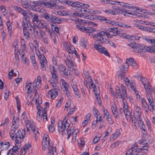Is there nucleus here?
<instances>
[{
    "label": "nucleus",
    "mask_w": 155,
    "mask_h": 155,
    "mask_svg": "<svg viewBox=\"0 0 155 155\" xmlns=\"http://www.w3.org/2000/svg\"><path fill=\"white\" fill-rule=\"evenodd\" d=\"M108 32L105 31H101L99 32L97 34V40L95 41L94 48L99 52L102 53L107 56H109V54L107 51L106 49L102 46V43L107 44V39L104 37L107 36L108 37L111 38V36H109Z\"/></svg>",
    "instance_id": "1"
},
{
    "label": "nucleus",
    "mask_w": 155,
    "mask_h": 155,
    "mask_svg": "<svg viewBox=\"0 0 155 155\" xmlns=\"http://www.w3.org/2000/svg\"><path fill=\"white\" fill-rule=\"evenodd\" d=\"M87 23H89V25H93L94 26L97 25L94 22H89L85 20H79V24L77 25L76 26L77 28L81 31L91 33L94 31V30L93 28L90 27H85V25Z\"/></svg>",
    "instance_id": "2"
},
{
    "label": "nucleus",
    "mask_w": 155,
    "mask_h": 155,
    "mask_svg": "<svg viewBox=\"0 0 155 155\" xmlns=\"http://www.w3.org/2000/svg\"><path fill=\"white\" fill-rule=\"evenodd\" d=\"M42 148L44 151H45L48 149H49L47 155H57V154L56 152V147H53V144L52 143H49L48 142H45V141H42Z\"/></svg>",
    "instance_id": "3"
},
{
    "label": "nucleus",
    "mask_w": 155,
    "mask_h": 155,
    "mask_svg": "<svg viewBox=\"0 0 155 155\" xmlns=\"http://www.w3.org/2000/svg\"><path fill=\"white\" fill-rule=\"evenodd\" d=\"M150 47H145L143 44H137L136 49H134L133 51L137 53L139 51H147L153 53H155L154 45Z\"/></svg>",
    "instance_id": "4"
},
{
    "label": "nucleus",
    "mask_w": 155,
    "mask_h": 155,
    "mask_svg": "<svg viewBox=\"0 0 155 155\" xmlns=\"http://www.w3.org/2000/svg\"><path fill=\"white\" fill-rule=\"evenodd\" d=\"M25 129L23 130H18L16 133V136L15 138V142L21 143L25 136Z\"/></svg>",
    "instance_id": "5"
},
{
    "label": "nucleus",
    "mask_w": 155,
    "mask_h": 155,
    "mask_svg": "<svg viewBox=\"0 0 155 155\" xmlns=\"http://www.w3.org/2000/svg\"><path fill=\"white\" fill-rule=\"evenodd\" d=\"M39 63L41 70L43 71H45L48 68L47 61L45 55L43 54H41L40 52Z\"/></svg>",
    "instance_id": "6"
},
{
    "label": "nucleus",
    "mask_w": 155,
    "mask_h": 155,
    "mask_svg": "<svg viewBox=\"0 0 155 155\" xmlns=\"http://www.w3.org/2000/svg\"><path fill=\"white\" fill-rule=\"evenodd\" d=\"M69 124L67 121H59L58 123V131L59 134H62L67 129L69 128Z\"/></svg>",
    "instance_id": "7"
},
{
    "label": "nucleus",
    "mask_w": 155,
    "mask_h": 155,
    "mask_svg": "<svg viewBox=\"0 0 155 155\" xmlns=\"http://www.w3.org/2000/svg\"><path fill=\"white\" fill-rule=\"evenodd\" d=\"M39 5H41V6H45L46 7L48 8H50L53 9H63V7L62 6H60L59 5H58L57 4L54 3L53 2H41L39 3Z\"/></svg>",
    "instance_id": "8"
},
{
    "label": "nucleus",
    "mask_w": 155,
    "mask_h": 155,
    "mask_svg": "<svg viewBox=\"0 0 155 155\" xmlns=\"http://www.w3.org/2000/svg\"><path fill=\"white\" fill-rule=\"evenodd\" d=\"M64 2L68 5L79 8V9H78L79 10L78 12L80 11V9H81V6L83 5L82 3L79 2H74L69 0H65Z\"/></svg>",
    "instance_id": "9"
},
{
    "label": "nucleus",
    "mask_w": 155,
    "mask_h": 155,
    "mask_svg": "<svg viewBox=\"0 0 155 155\" xmlns=\"http://www.w3.org/2000/svg\"><path fill=\"white\" fill-rule=\"evenodd\" d=\"M129 65L127 64V65H121L119 66V77H124L125 76V73L128 71Z\"/></svg>",
    "instance_id": "10"
},
{
    "label": "nucleus",
    "mask_w": 155,
    "mask_h": 155,
    "mask_svg": "<svg viewBox=\"0 0 155 155\" xmlns=\"http://www.w3.org/2000/svg\"><path fill=\"white\" fill-rule=\"evenodd\" d=\"M147 98L149 103V105L148 106V108L150 111L152 112L154 110V106L155 105V103L153 102L152 97L150 94L147 95Z\"/></svg>",
    "instance_id": "11"
},
{
    "label": "nucleus",
    "mask_w": 155,
    "mask_h": 155,
    "mask_svg": "<svg viewBox=\"0 0 155 155\" xmlns=\"http://www.w3.org/2000/svg\"><path fill=\"white\" fill-rule=\"evenodd\" d=\"M26 127L27 131H29L31 130L32 131H35V130L37 128L36 127L35 125L33 122L29 120H28L26 121Z\"/></svg>",
    "instance_id": "12"
},
{
    "label": "nucleus",
    "mask_w": 155,
    "mask_h": 155,
    "mask_svg": "<svg viewBox=\"0 0 155 155\" xmlns=\"http://www.w3.org/2000/svg\"><path fill=\"white\" fill-rule=\"evenodd\" d=\"M50 71L52 75V78L54 79V82H58V78L57 75V72L54 66L51 67L50 68Z\"/></svg>",
    "instance_id": "13"
},
{
    "label": "nucleus",
    "mask_w": 155,
    "mask_h": 155,
    "mask_svg": "<svg viewBox=\"0 0 155 155\" xmlns=\"http://www.w3.org/2000/svg\"><path fill=\"white\" fill-rule=\"evenodd\" d=\"M44 18L50 21H61L58 18L52 15H50L48 13H47Z\"/></svg>",
    "instance_id": "14"
},
{
    "label": "nucleus",
    "mask_w": 155,
    "mask_h": 155,
    "mask_svg": "<svg viewBox=\"0 0 155 155\" xmlns=\"http://www.w3.org/2000/svg\"><path fill=\"white\" fill-rule=\"evenodd\" d=\"M109 32H108V35L109 36H116L118 30L117 28H112L110 29H109L108 30Z\"/></svg>",
    "instance_id": "15"
},
{
    "label": "nucleus",
    "mask_w": 155,
    "mask_h": 155,
    "mask_svg": "<svg viewBox=\"0 0 155 155\" xmlns=\"http://www.w3.org/2000/svg\"><path fill=\"white\" fill-rule=\"evenodd\" d=\"M36 91L35 93V96L33 98L32 100V103L35 102L36 104L37 105L36 106V108L37 110H38V112L37 113V115L36 116L37 118H38V114L39 113V101L38 100V98H36L35 97L38 94V92L37 91V89L36 90Z\"/></svg>",
    "instance_id": "16"
},
{
    "label": "nucleus",
    "mask_w": 155,
    "mask_h": 155,
    "mask_svg": "<svg viewBox=\"0 0 155 155\" xmlns=\"http://www.w3.org/2000/svg\"><path fill=\"white\" fill-rule=\"evenodd\" d=\"M44 109V110L43 111L42 114V115H41L40 114L41 113V112L42 111V110H41L42 109V108L41 107V108H39V118H42V117H43V121L44 122H45L47 120V114L46 112V110H45V108Z\"/></svg>",
    "instance_id": "17"
},
{
    "label": "nucleus",
    "mask_w": 155,
    "mask_h": 155,
    "mask_svg": "<svg viewBox=\"0 0 155 155\" xmlns=\"http://www.w3.org/2000/svg\"><path fill=\"white\" fill-rule=\"evenodd\" d=\"M15 145L14 146L12 149L15 153L18 154L19 153L18 150L20 148L21 146V143L15 142Z\"/></svg>",
    "instance_id": "18"
},
{
    "label": "nucleus",
    "mask_w": 155,
    "mask_h": 155,
    "mask_svg": "<svg viewBox=\"0 0 155 155\" xmlns=\"http://www.w3.org/2000/svg\"><path fill=\"white\" fill-rule=\"evenodd\" d=\"M134 25L142 31L148 32L149 30V27L142 26L137 24H134Z\"/></svg>",
    "instance_id": "19"
},
{
    "label": "nucleus",
    "mask_w": 155,
    "mask_h": 155,
    "mask_svg": "<svg viewBox=\"0 0 155 155\" xmlns=\"http://www.w3.org/2000/svg\"><path fill=\"white\" fill-rule=\"evenodd\" d=\"M39 5V17L41 18H44L45 15L47 14L46 9L45 8H41L40 7Z\"/></svg>",
    "instance_id": "20"
},
{
    "label": "nucleus",
    "mask_w": 155,
    "mask_h": 155,
    "mask_svg": "<svg viewBox=\"0 0 155 155\" xmlns=\"http://www.w3.org/2000/svg\"><path fill=\"white\" fill-rule=\"evenodd\" d=\"M66 65L68 67L70 68L72 67H73V68H75L74 66L73 62L72 60L70 58V57L67 58L66 60L65 61Z\"/></svg>",
    "instance_id": "21"
},
{
    "label": "nucleus",
    "mask_w": 155,
    "mask_h": 155,
    "mask_svg": "<svg viewBox=\"0 0 155 155\" xmlns=\"http://www.w3.org/2000/svg\"><path fill=\"white\" fill-rule=\"evenodd\" d=\"M23 33L24 36L25 37V38L27 39H28L30 38V33L29 32L28 29L25 26H24L23 28Z\"/></svg>",
    "instance_id": "22"
},
{
    "label": "nucleus",
    "mask_w": 155,
    "mask_h": 155,
    "mask_svg": "<svg viewBox=\"0 0 155 155\" xmlns=\"http://www.w3.org/2000/svg\"><path fill=\"white\" fill-rule=\"evenodd\" d=\"M111 109L113 114L116 118H117L118 116V112L117 111L116 104H114L112 107Z\"/></svg>",
    "instance_id": "23"
},
{
    "label": "nucleus",
    "mask_w": 155,
    "mask_h": 155,
    "mask_svg": "<svg viewBox=\"0 0 155 155\" xmlns=\"http://www.w3.org/2000/svg\"><path fill=\"white\" fill-rule=\"evenodd\" d=\"M31 83H29L28 81L26 82V85L25 87V89L27 90V92L28 94H30L33 92V89L31 87Z\"/></svg>",
    "instance_id": "24"
},
{
    "label": "nucleus",
    "mask_w": 155,
    "mask_h": 155,
    "mask_svg": "<svg viewBox=\"0 0 155 155\" xmlns=\"http://www.w3.org/2000/svg\"><path fill=\"white\" fill-rule=\"evenodd\" d=\"M31 147V145L30 144H25V145L21 148V153L25 154L27 150Z\"/></svg>",
    "instance_id": "25"
},
{
    "label": "nucleus",
    "mask_w": 155,
    "mask_h": 155,
    "mask_svg": "<svg viewBox=\"0 0 155 155\" xmlns=\"http://www.w3.org/2000/svg\"><path fill=\"white\" fill-rule=\"evenodd\" d=\"M39 32L40 33L41 38L42 39L45 43L47 44L48 41L47 39V36L45 32L41 30H40Z\"/></svg>",
    "instance_id": "26"
},
{
    "label": "nucleus",
    "mask_w": 155,
    "mask_h": 155,
    "mask_svg": "<svg viewBox=\"0 0 155 155\" xmlns=\"http://www.w3.org/2000/svg\"><path fill=\"white\" fill-rule=\"evenodd\" d=\"M66 131L67 132V134L68 135L67 139L68 140L70 138L71 134H72L74 133V127H71L70 129L68 128L66 129Z\"/></svg>",
    "instance_id": "27"
},
{
    "label": "nucleus",
    "mask_w": 155,
    "mask_h": 155,
    "mask_svg": "<svg viewBox=\"0 0 155 155\" xmlns=\"http://www.w3.org/2000/svg\"><path fill=\"white\" fill-rule=\"evenodd\" d=\"M112 10L113 15H118L120 13V8L118 7L114 6L113 7Z\"/></svg>",
    "instance_id": "28"
},
{
    "label": "nucleus",
    "mask_w": 155,
    "mask_h": 155,
    "mask_svg": "<svg viewBox=\"0 0 155 155\" xmlns=\"http://www.w3.org/2000/svg\"><path fill=\"white\" fill-rule=\"evenodd\" d=\"M80 45L83 48L86 49V50L87 49V46L88 44L87 40L84 38L82 39L81 41Z\"/></svg>",
    "instance_id": "29"
},
{
    "label": "nucleus",
    "mask_w": 155,
    "mask_h": 155,
    "mask_svg": "<svg viewBox=\"0 0 155 155\" xmlns=\"http://www.w3.org/2000/svg\"><path fill=\"white\" fill-rule=\"evenodd\" d=\"M34 45V48L35 51L38 57H39V49L37 41L36 40H34L33 41Z\"/></svg>",
    "instance_id": "30"
},
{
    "label": "nucleus",
    "mask_w": 155,
    "mask_h": 155,
    "mask_svg": "<svg viewBox=\"0 0 155 155\" xmlns=\"http://www.w3.org/2000/svg\"><path fill=\"white\" fill-rule=\"evenodd\" d=\"M39 24L37 25H34L33 29V33L35 37L37 36L38 35V31L39 30Z\"/></svg>",
    "instance_id": "31"
},
{
    "label": "nucleus",
    "mask_w": 155,
    "mask_h": 155,
    "mask_svg": "<svg viewBox=\"0 0 155 155\" xmlns=\"http://www.w3.org/2000/svg\"><path fill=\"white\" fill-rule=\"evenodd\" d=\"M32 131L33 134V137L34 138L35 141H38L39 136V132L38 128L35 129V131Z\"/></svg>",
    "instance_id": "32"
},
{
    "label": "nucleus",
    "mask_w": 155,
    "mask_h": 155,
    "mask_svg": "<svg viewBox=\"0 0 155 155\" xmlns=\"http://www.w3.org/2000/svg\"><path fill=\"white\" fill-rule=\"evenodd\" d=\"M130 118L131 119L132 121L134 126L136 127V123L137 122V120L134 114H132L131 115H130Z\"/></svg>",
    "instance_id": "33"
},
{
    "label": "nucleus",
    "mask_w": 155,
    "mask_h": 155,
    "mask_svg": "<svg viewBox=\"0 0 155 155\" xmlns=\"http://www.w3.org/2000/svg\"><path fill=\"white\" fill-rule=\"evenodd\" d=\"M64 45L65 49L68 51L69 53H73V51L71 50L70 48L69 43H64Z\"/></svg>",
    "instance_id": "34"
},
{
    "label": "nucleus",
    "mask_w": 155,
    "mask_h": 155,
    "mask_svg": "<svg viewBox=\"0 0 155 155\" xmlns=\"http://www.w3.org/2000/svg\"><path fill=\"white\" fill-rule=\"evenodd\" d=\"M139 81L142 82L143 84L144 85V87L146 86V84L148 82V80L146 78H143L142 76H141L140 77Z\"/></svg>",
    "instance_id": "35"
},
{
    "label": "nucleus",
    "mask_w": 155,
    "mask_h": 155,
    "mask_svg": "<svg viewBox=\"0 0 155 155\" xmlns=\"http://www.w3.org/2000/svg\"><path fill=\"white\" fill-rule=\"evenodd\" d=\"M38 15L36 14H34L33 15L32 21L34 25L36 24L39 21Z\"/></svg>",
    "instance_id": "36"
},
{
    "label": "nucleus",
    "mask_w": 155,
    "mask_h": 155,
    "mask_svg": "<svg viewBox=\"0 0 155 155\" xmlns=\"http://www.w3.org/2000/svg\"><path fill=\"white\" fill-rule=\"evenodd\" d=\"M141 122L139 124L140 127V129L143 130V132H142V133L144 134H146V127L145 125L144 124V123L143 121H140Z\"/></svg>",
    "instance_id": "37"
},
{
    "label": "nucleus",
    "mask_w": 155,
    "mask_h": 155,
    "mask_svg": "<svg viewBox=\"0 0 155 155\" xmlns=\"http://www.w3.org/2000/svg\"><path fill=\"white\" fill-rule=\"evenodd\" d=\"M135 61H134V59L132 58H130L127 59L125 64L127 65V64L131 66L133 64V63H134Z\"/></svg>",
    "instance_id": "38"
},
{
    "label": "nucleus",
    "mask_w": 155,
    "mask_h": 155,
    "mask_svg": "<svg viewBox=\"0 0 155 155\" xmlns=\"http://www.w3.org/2000/svg\"><path fill=\"white\" fill-rule=\"evenodd\" d=\"M135 110L137 113V115L138 117H140L141 115V108L140 107L136 105L135 106Z\"/></svg>",
    "instance_id": "39"
},
{
    "label": "nucleus",
    "mask_w": 155,
    "mask_h": 155,
    "mask_svg": "<svg viewBox=\"0 0 155 155\" xmlns=\"http://www.w3.org/2000/svg\"><path fill=\"white\" fill-rule=\"evenodd\" d=\"M52 93L51 96V97L52 99H54L56 97V96L58 94V92L56 91L53 90L52 89L49 92V93Z\"/></svg>",
    "instance_id": "40"
},
{
    "label": "nucleus",
    "mask_w": 155,
    "mask_h": 155,
    "mask_svg": "<svg viewBox=\"0 0 155 155\" xmlns=\"http://www.w3.org/2000/svg\"><path fill=\"white\" fill-rule=\"evenodd\" d=\"M137 143H135L134 144L131 148L127 150L128 152H129L130 153H132L134 150L135 149V147H137Z\"/></svg>",
    "instance_id": "41"
},
{
    "label": "nucleus",
    "mask_w": 155,
    "mask_h": 155,
    "mask_svg": "<svg viewBox=\"0 0 155 155\" xmlns=\"http://www.w3.org/2000/svg\"><path fill=\"white\" fill-rule=\"evenodd\" d=\"M38 76L37 77V79L35 80L32 84V87H33L34 88V90L36 89V88L37 87V86L39 85V80H38Z\"/></svg>",
    "instance_id": "42"
},
{
    "label": "nucleus",
    "mask_w": 155,
    "mask_h": 155,
    "mask_svg": "<svg viewBox=\"0 0 155 155\" xmlns=\"http://www.w3.org/2000/svg\"><path fill=\"white\" fill-rule=\"evenodd\" d=\"M92 11V9L88 8H86L85 9L83 8L82 10H80V11L82 12H83L84 14H91Z\"/></svg>",
    "instance_id": "43"
},
{
    "label": "nucleus",
    "mask_w": 155,
    "mask_h": 155,
    "mask_svg": "<svg viewBox=\"0 0 155 155\" xmlns=\"http://www.w3.org/2000/svg\"><path fill=\"white\" fill-rule=\"evenodd\" d=\"M85 18L90 20H94L95 18H97V16L92 15H89L85 16Z\"/></svg>",
    "instance_id": "44"
},
{
    "label": "nucleus",
    "mask_w": 155,
    "mask_h": 155,
    "mask_svg": "<svg viewBox=\"0 0 155 155\" xmlns=\"http://www.w3.org/2000/svg\"><path fill=\"white\" fill-rule=\"evenodd\" d=\"M101 2L104 3L109 4L111 5H115L117 3L116 1L108 0H102Z\"/></svg>",
    "instance_id": "45"
},
{
    "label": "nucleus",
    "mask_w": 155,
    "mask_h": 155,
    "mask_svg": "<svg viewBox=\"0 0 155 155\" xmlns=\"http://www.w3.org/2000/svg\"><path fill=\"white\" fill-rule=\"evenodd\" d=\"M120 134V130H117L114 134H113L112 135L113 138L114 139H116Z\"/></svg>",
    "instance_id": "46"
},
{
    "label": "nucleus",
    "mask_w": 155,
    "mask_h": 155,
    "mask_svg": "<svg viewBox=\"0 0 155 155\" xmlns=\"http://www.w3.org/2000/svg\"><path fill=\"white\" fill-rule=\"evenodd\" d=\"M9 134L13 140L14 138H15L16 136V134L15 130L14 129H11L10 132Z\"/></svg>",
    "instance_id": "47"
},
{
    "label": "nucleus",
    "mask_w": 155,
    "mask_h": 155,
    "mask_svg": "<svg viewBox=\"0 0 155 155\" xmlns=\"http://www.w3.org/2000/svg\"><path fill=\"white\" fill-rule=\"evenodd\" d=\"M121 142L120 141H117L114 143L112 144L110 146V147L112 149H114L115 147L118 146L120 144Z\"/></svg>",
    "instance_id": "48"
},
{
    "label": "nucleus",
    "mask_w": 155,
    "mask_h": 155,
    "mask_svg": "<svg viewBox=\"0 0 155 155\" xmlns=\"http://www.w3.org/2000/svg\"><path fill=\"white\" fill-rule=\"evenodd\" d=\"M39 1H36L33 6L32 9L34 11H38L37 9H39L38 4Z\"/></svg>",
    "instance_id": "49"
},
{
    "label": "nucleus",
    "mask_w": 155,
    "mask_h": 155,
    "mask_svg": "<svg viewBox=\"0 0 155 155\" xmlns=\"http://www.w3.org/2000/svg\"><path fill=\"white\" fill-rule=\"evenodd\" d=\"M141 103L142 104V107L144 108H147V107L146 102L145 101V99L144 98H142L141 99Z\"/></svg>",
    "instance_id": "50"
},
{
    "label": "nucleus",
    "mask_w": 155,
    "mask_h": 155,
    "mask_svg": "<svg viewBox=\"0 0 155 155\" xmlns=\"http://www.w3.org/2000/svg\"><path fill=\"white\" fill-rule=\"evenodd\" d=\"M144 88L147 93L151 94L153 92V90L151 87H146V86Z\"/></svg>",
    "instance_id": "51"
},
{
    "label": "nucleus",
    "mask_w": 155,
    "mask_h": 155,
    "mask_svg": "<svg viewBox=\"0 0 155 155\" xmlns=\"http://www.w3.org/2000/svg\"><path fill=\"white\" fill-rule=\"evenodd\" d=\"M78 132V131H77L76 132H75V133H73L72 134V142L73 143H74V142L76 141V137L77 136V133Z\"/></svg>",
    "instance_id": "52"
},
{
    "label": "nucleus",
    "mask_w": 155,
    "mask_h": 155,
    "mask_svg": "<svg viewBox=\"0 0 155 155\" xmlns=\"http://www.w3.org/2000/svg\"><path fill=\"white\" fill-rule=\"evenodd\" d=\"M116 25H118L119 26L122 27H126V28H130V26L128 25H126L125 24H123L122 23H118V22L116 23Z\"/></svg>",
    "instance_id": "53"
},
{
    "label": "nucleus",
    "mask_w": 155,
    "mask_h": 155,
    "mask_svg": "<svg viewBox=\"0 0 155 155\" xmlns=\"http://www.w3.org/2000/svg\"><path fill=\"white\" fill-rule=\"evenodd\" d=\"M48 81L50 82L51 85L52 86L54 90L57 89V87H58L57 86L56 84L55 83L57 82H54V81H51L50 80H49Z\"/></svg>",
    "instance_id": "54"
},
{
    "label": "nucleus",
    "mask_w": 155,
    "mask_h": 155,
    "mask_svg": "<svg viewBox=\"0 0 155 155\" xmlns=\"http://www.w3.org/2000/svg\"><path fill=\"white\" fill-rule=\"evenodd\" d=\"M121 5L125 8H128L129 9L133 8V6L131 5H130L128 3H122V4H121Z\"/></svg>",
    "instance_id": "55"
},
{
    "label": "nucleus",
    "mask_w": 155,
    "mask_h": 155,
    "mask_svg": "<svg viewBox=\"0 0 155 155\" xmlns=\"http://www.w3.org/2000/svg\"><path fill=\"white\" fill-rule=\"evenodd\" d=\"M52 29L54 33H56L59 34V29L58 27L53 25V26L52 27Z\"/></svg>",
    "instance_id": "56"
},
{
    "label": "nucleus",
    "mask_w": 155,
    "mask_h": 155,
    "mask_svg": "<svg viewBox=\"0 0 155 155\" xmlns=\"http://www.w3.org/2000/svg\"><path fill=\"white\" fill-rule=\"evenodd\" d=\"M13 8L15 10L17 11L18 12H21V11L23 10L21 8L19 7H18L16 5L13 6Z\"/></svg>",
    "instance_id": "57"
},
{
    "label": "nucleus",
    "mask_w": 155,
    "mask_h": 155,
    "mask_svg": "<svg viewBox=\"0 0 155 155\" xmlns=\"http://www.w3.org/2000/svg\"><path fill=\"white\" fill-rule=\"evenodd\" d=\"M59 69L60 71L62 73L64 72V71L66 70V68L63 65H61L59 67Z\"/></svg>",
    "instance_id": "58"
},
{
    "label": "nucleus",
    "mask_w": 155,
    "mask_h": 155,
    "mask_svg": "<svg viewBox=\"0 0 155 155\" xmlns=\"http://www.w3.org/2000/svg\"><path fill=\"white\" fill-rule=\"evenodd\" d=\"M97 19L102 21H105L107 20V18L105 17L101 16H97Z\"/></svg>",
    "instance_id": "59"
},
{
    "label": "nucleus",
    "mask_w": 155,
    "mask_h": 155,
    "mask_svg": "<svg viewBox=\"0 0 155 155\" xmlns=\"http://www.w3.org/2000/svg\"><path fill=\"white\" fill-rule=\"evenodd\" d=\"M63 91L65 94L66 95V96H67L68 97L69 99H71V94H70L69 91L68 89V90H63Z\"/></svg>",
    "instance_id": "60"
},
{
    "label": "nucleus",
    "mask_w": 155,
    "mask_h": 155,
    "mask_svg": "<svg viewBox=\"0 0 155 155\" xmlns=\"http://www.w3.org/2000/svg\"><path fill=\"white\" fill-rule=\"evenodd\" d=\"M63 91L65 94L66 95V96H67L68 97L69 99H71V94H70L69 91L68 89V90H63Z\"/></svg>",
    "instance_id": "61"
},
{
    "label": "nucleus",
    "mask_w": 155,
    "mask_h": 155,
    "mask_svg": "<svg viewBox=\"0 0 155 155\" xmlns=\"http://www.w3.org/2000/svg\"><path fill=\"white\" fill-rule=\"evenodd\" d=\"M63 91L65 94L66 95V96H67L68 97L69 99H71V94H70L69 91L68 89V90H63Z\"/></svg>",
    "instance_id": "62"
},
{
    "label": "nucleus",
    "mask_w": 155,
    "mask_h": 155,
    "mask_svg": "<svg viewBox=\"0 0 155 155\" xmlns=\"http://www.w3.org/2000/svg\"><path fill=\"white\" fill-rule=\"evenodd\" d=\"M48 130L50 132L53 133L55 130L54 125L50 124L49 126Z\"/></svg>",
    "instance_id": "63"
},
{
    "label": "nucleus",
    "mask_w": 155,
    "mask_h": 155,
    "mask_svg": "<svg viewBox=\"0 0 155 155\" xmlns=\"http://www.w3.org/2000/svg\"><path fill=\"white\" fill-rule=\"evenodd\" d=\"M100 140V137H96L93 140L92 143V144H94L97 143Z\"/></svg>",
    "instance_id": "64"
}]
</instances>
